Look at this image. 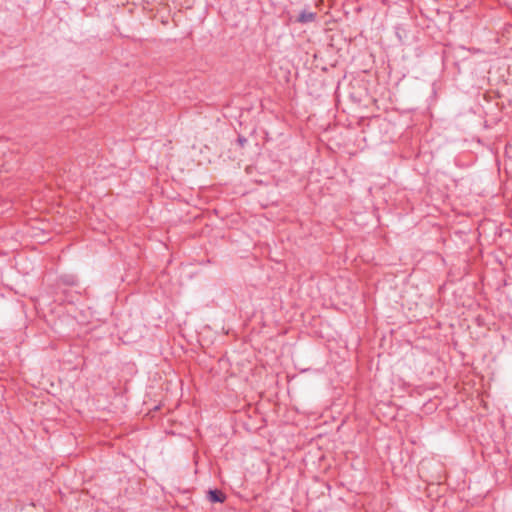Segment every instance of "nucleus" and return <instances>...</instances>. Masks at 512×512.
Returning <instances> with one entry per match:
<instances>
[{"label":"nucleus","mask_w":512,"mask_h":512,"mask_svg":"<svg viewBox=\"0 0 512 512\" xmlns=\"http://www.w3.org/2000/svg\"><path fill=\"white\" fill-rule=\"evenodd\" d=\"M314 19H315V13L310 12V11H303L300 13L297 20L300 23H309V22L314 21Z\"/></svg>","instance_id":"1"},{"label":"nucleus","mask_w":512,"mask_h":512,"mask_svg":"<svg viewBox=\"0 0 512 512\" xmlns=\"http://www.w3.org/2000/svg\"><path fill=\"white\" fill-rule=\"evenodd\" d=\"M208 498L211 502H223L225 499L224 495L217 490H210L208 492Z\"/></svg>","instance_id":"2"}]
</instances>
